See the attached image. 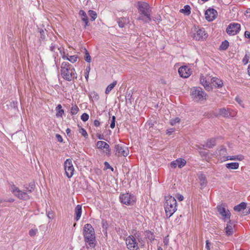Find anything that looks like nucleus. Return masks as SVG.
I'll return each instance as SVG.
<instances>
[{"instance_id": "obj_1", "label": "nucleus", "mask_w": 250, "mask_h": 250, "mask_svg": "<svg viewBox=\"0 0 250 250\" xmlns=\"http://www.w3.org/2000/svg\"><path fill=\"white\" fill-rule=\"evenodd\" d=\"M24 187L25 189L21 190L13 184L11 187V189L12 193L17 198L21 200H27L30 199V196L28 195L27 192H32L34 189L35 185L34 182H31L29 184L28 187L24 185Z\"/></svg>"}, {"instance_id": "obj_2", "label": "nucleus", "mask_w": 250, "mask_h": 250, "mask_svg": "<svg viewBox=\"0 0 250 250\" xmlns=\"http://www.w3.org/2000/svg\"><path fill=\"white\" fill-rule=\"evenodd\" d=\"M83 235L84 242L89 247L94 248L97 242L94 229L90 224H85L83 228Z\"/></svg>"}, {"instance_id": "obj_3", "label": "nucleus", "mask_w": 250, "mask_h": 250, "mask_svg": "<svg viewBox=\"0 0 250 250\" xmlns=\"http://www.w3.org/2000/svg\"><path fill=\"white\" fill-rule=\"evenodd\" d=\"M136 7L140 14L137 20L145 23L149 22L151 20L149 5L146 2L139 1L137 3Z\"/></svg>"}, {"instance_id": "obj_4", "label": "nucleus", "mask_w": 250, "mask_h": 250, "mask_svg": "<svg viewBox=\"0 0 250 250\" xmlns=\"http://www.w3.org/2000/svg\"><path fill=\"white\" fill-rule=\"evenodd\" d=\"M61 72L63 79L67 81H71L77 78L74 68L68 62L62 63Z\"/></svg>"}, {"instance_id": "obj_5", "label": "nucleus", "mask_w": 250, "mask_h": 250, "mask_svg": "<svg viewBox=\"0 0 250 250\" xmlns=\"http://www.w3.org/2000/svg\"><path fill=\"white\" fill-rule=\"evenodd\" d=\"M165 200L164 208L166 215L167 218H169L177 210V201L172 196H165Z\"/></svg>"}, {"instance_id": "obj_6", "label": "nucleus", "mask_w": 250, "mask_h": 250, "mask_svg": "<svg viewBox=\"0 0 250 250\" xmlns=\"http://www.w3.org/2000/svg\"><path fill=\"white\" fill-rule=\"evenodd\" d=\"M191 95L195 101L206 100L207 94L200 87H194L191 89Z\"/></svg>"}, {"instance_id": "obj_7", "label": "nucleus", "mask_w": 250, "mask_h": 250, "mask_svg": "<svg viewBox=\"0 0 250 250\" xmlns=\"http://www.w3.org/2000/svg\"><path fill=\"white\" fill-rule=\"evenodd\" d=\"M119 198L121 202L126 206H132L136 201L135 196L129 193H121Z\"/></svg>"}, {"instance_id": "obj_8", "label": "nucleus", "mask_w": 250, "mask_h": 250, "mask_svg": "<svg viewBox=\"0 0 250 250\" xmlns=\"http://www.w3.org/2000/svg\"><path fill=\"white\" fill-rule=\"evenodd\" d=\"M114 152L117 157L126 156L129 153L128 148L121 144L116 145L114 147Z\"/></svg>"}, {"instance_id": "obj_9", "label": "nucleus", "mask_w": 250, "mask_h": 250, "mask_svg": "<svg viewBox=\"0 0 250 250\" xmlns=\"http://www.w3.org/2000/svg\"><path fill=\"white\" fill-rule=\"evenodd\" d=\"M64 170L66 176L70 178L74 174V168L72 161L70 159H67L64 164Z\"/></svg>"}, {"instance_id": "obj_10", "label": "nucleus", "mask_w": 250, "mask_h": 250, "mask_svg": "<svg viewBox=\"0 0 250 250\" xmlns=\"http://www.w3.org/2000/svg\"><path fill=\"white\" fill-rule=\"evenodd\" d=\"M127 248L130 250H138L139 249L138 244L135 238L132 235L128 236L125 241Z\"/></svg>"}, {"instance_id": "obj_11", "label": "nucleus", "mask_w": 250, "mask_h": 250, "mask_svg": "<svg viewBox=\"0 0 250 250\" xmlns=\"http://www.w3.org/2000/svg\"><path fill=\"white\" fill-rule=\"evenodd\" d=\"M240 24L237 23H231L229 24L226 29L227 33L230 36L237 34L240 31Z\"/></svg>"}, {"instance_id": "obj_12", "label": "nucleus", "mask_w": 250, "mask_h": 250, "mask_svg": "<svg viewBox=\"0 0 250 250\" xmlns=\"http://www.w3.org/2000/svg\"><path fill=\"white\" fill-rule=\"evenodd\" d=\"M96 146L98 149L103 150L106 155L109 156L111 155V149L108 144L103 141H99L97 142Z\"/></svg>"}, {"instance_id": "obj_13", "label": "nucleus", "mask_w": 250, "mask_h": 250, "mask_svg": "<svg viewBox=\"0 0 250 250\" xmlns=\"http://www.w3.org/2000/svg\"><path fill=\"white\" fill-rule=\"evenodd\" d=\"M208 35L206 33L205 29L202 28H199L196 30V32L194 35V39L196 41H200L201 40L206 39L208 37Z\"/></svg>"}, {"instance_id": "obj_14", "label": "nucleus", "mask_w": 250, "mask_h": 250, "mask_svg": "<svg viewBox=\"0 0 250 250\" xmlns=\"http://www.w3.org/2000/svg\"><path fill=\"white\" fill-rule=\"evenodd\" d=\"M216 208L218 212L223 217L224 219H230V212L228 209H226L222 205L217 206Z\"/></svg>"}, {"instance_id": "obj_15", "label": "nucleus", "mask_w": 250, "mask_h": 250, "mask_svg": "<svg viewBox=\"0 0 250 250\" xmlns=\"http://www.w3.org/2000/svg\"><path fill=\"white\" fill-rule=\"evenodd\" d=\"M178 73L181 77L187 78L191 75L192 71L188 66H182L179 68Z\"/></svg>"}, {"instance_id": "obj_16", "label": "nucleus", "mask_w": 250, "mask_h": 250, "mask_svg": "<svg viewBox=\"0 0 250 250\" xmlns=\"http://www.w3.org/2000/svg\"><path fill=\"white\" fill-rule=\"evenodd\" d=\"M205 18L208 21H213L217 15V12L213 8L208 9L205 12Z\"/></svg>"}, {"instance_id": "obj_17", "label": "nucleus", "mask_w": 250, "mask_h": 250, "mask_svg": "<svg viewBox=\"0 0 250 250\" xmlns=\"http://www.w3.org/2000/svg\"><path fill=\"white\" fill-rule=\"evenodd\" d=\"M232 110L229 108H222L218 110L217 116H222L224 118H229L233 116L232 114Z\"/></svg>"}, {"instance_id": "obj_18", "label": "nucleus", "mask_w": 250, "mask_h": 250, "mask_svg": "<svg viewBox=\"0 0 250 250\" xmlns=\"http://www.w3.org/2000/svg\"><path fill=\"white\" fill-rule=\"evenodd\" d=\"M217 156L222 161H223V159L226 158L227 154V150L226 148L223 146L220 147L218 148L217 151H216Z\"/></svg>"}, {"instance_id": "obj_19", "label": "nucleus", "mask_w": 250, "mask_h": 250, "mask_svg": "<svg viewBox=\"0 0 250 250\" xmlns=\"http://www.w3.org/2000/svg\"><path fill=\"white\" fill-rule=\"evenodd\" d=\"M234 226V225H233L230 220L228 222L227 226L225 229L226 233L228 236L231 235L233 233V227Z\"/></svg>"}, {"instance_id": "obj_20", "label": "nucleus", "mask_w": 250, "mask_h": 250, "mask_svg": "<svg viewBox=\"0 0 250 250\" xmlns=\"http://www.w3.org/2000/svg\"><path fill=\"white\" fill-rule=\"evenodd\" d=\"M247 209V203L245 202H242L239 205L235 206L233 208V209L235 211L240 212V211H245Z\"/></svg>"}, {"instance_id": "obj_21", "label": "nucleus", "mask_w": 250, "mask_h": 250, "mask_svg": "<svg viewBox=\"0 0 250 250\" xmlns=\"http://www.w3.org/2000/svg\"><path fill=\"white\" fill-rule=\"evenodd\" d=\"M198 178L199 180L200 186H201L202 188L206 187L207 184V180L205 175L202 173H201L198 175Z\"/></svg>"}, {"instance_id": "obj_22", "label": "nucleus", "mask_w": 250, "mask_h": 250, "mask_svg": "<svg viewBox=\"0 0 250 250\" xmlns=\"http://www.w3.org/2000/svg\"><path fill=\"white\" fill-rule=\"evenodd\" d=\"M79 15L81 16L82 20L84 22V27L88 26V19L86 13L83 10L79 11Z\"/></svg>"}, {"instance_id": "obj_23", "label": "nucleus", "mask_w": 250, "mask_h": 250, "mask_svg": "<svg viewBox=\"0 0 250 250\" xmlns=\"http://www.w3.org/2000/svg\"><path fill=\"white\" fill-rule=\"evenodd\" d=\"M211 82L214 86L218 88L221 87L223 85L222 81L216 77H213L211 79Z\"/></svg>"}, {"instance_id": "obj_24", "label": "nucleus", "mask_w": 250, "mask_h": 250, "mask_svg": "<svg viewBox=\"0 0 250 250\" xmlns=\"http://www.w3.org/2000/svg\"><path fill=\"white\" fill-rule=\"evenodd\" d=\"M82 209L81 205H78L75 208V212L76 217L75 219L76 221H78L82 215Z\"/></svg>"}, {"instance_id": "obj_25", "label": "nucleus", "mask_w": 250, "mask_h": 250, "mask_svg": "<svg viewBox=\"0 0 250 250\" xmlns=\"http://www.w3.org/2000/svg\"><path fill=\"white\" fill-rule=\"evenodd\" d=\"M216 145V139L215 138H211L208 139L205 145H203V147L206 146L208 148H213Z\"/></svg>"}, {"instance_id": "obj_26", "label": "nucleus", "mask_w": 250, "mask_h": 250, "mask_svg": "<svg viewBox=\"0 0 250 250\" xmlns=\"http://www.w3.org/2000/svg\"><path fill=\"white\" fill-rule=\"evenodd\" d=\"M201 83L204 86L206 90L210 91L212 89L211 85L209 82H207L204 78L200 79Z\"/></svg>"}, {"instance_id": "obj_27", "label": "nucleus", "mask_w": 250, "mask_h": 250, "mask_svg": "<svg viewBox=\"0 0 250 250\" xmlns=\"http://www.w3.org/2000/svg\"><path fill=\"white\" fill-rule=\"evenodd\" d=\"M239 164L237 162H232L226 164V167L228 169H236L239 167Z\"/></svg>"}, {"instance_id": "obj_28", "label": "nucleus", "mask_w": 250, "mask_h": 250, "mask_svg": "<svg viewBox=\"0 0 250 250\" xmlns=\"http://www.w3.org/2000/svg\"><path fill=\"white\" fill-rule=\"evenodd\" d=\"M117 81H114L113 83L108 85L105 89V94H108L111 91V90L115 86V85L117 84Z\"/></svg>"}, {"instance_id": "obj_29", "label": "nucleus", "mask_w": 250, "mask_h": 250, "mask_svg": "<svg viewBox=\"0 0 250 250\" xmlns=\"http://www.w3.org/2000/svg\"><path fill=\"white\" fill-rule=\"evenodd\" d=\"M56 49L59 50L61 54H62L61 48L59 47L56 43H52L50 46V50L52 52L57 53V52H56Z\"/></svg>"}, {"instance_id": "obj_30", "label": "nucleus", "mask_w": 250, "mask_h": 250, "mask_svg": "<svg viewBox=\"0 0 250 250\" xmlns=\"http://www.w3.org/2000/svg\"><path fill=\"white\" fill-rule=\"evenodd\" d=\"M145 236L149 239L151 241H153L155 239V235L150 230H146L145 232Z\"/></svg>"}, {"instance_id": "obj_31", "label": "nucleus", "mask_w": 250, "mask_h": 250, "mask_svg": "<svg viewBox=\"0 0 250 250\" xmlns=\"http://www.w3.org/2000/svg\"><path fill=\"white\" fill-rule=\"evenodd\" d=\"M190 9V7L188 5H186L184 6V9L180 10V12L185 13L187 15H189L191 13Z\"/></svg>"}, {"instance_id": "obj_32", "label": "nucleus", "mask_w": 250, "mask_h": 250, "mask_svg": "<svg viewBox=\"0 0 250 250\" xmlns=\"http://www.w3.org/2000/svg\"><path fill=\"white\" fill-rule=\"evenodd\" d=\"M88 14L90 17V20L91 21H94L97 17L96 12L93 10H89L88 11Z\"/></svg>"}, {"instance_id": "obj_33", "label": "nucleus", "mask_w": 250, "mask_h": 250, "mask_svg": "<svg viewBox=\"0 0 250 250\" xmlns=\"http://www.w3.org/2000/svg\"><path fill=\"white\" fill-rule=\"evenodd\" d=\"M39 32L40 33V41L41 42V41H43L45 38V34L47 32V31L46 29H39Z\"/></svg>"}, {"instance_id": "obj_34", "label": "nucleus", "mask_w": 250, "mask_h": 250, "mask_svg": "<svg viewBox=\"0 0 250 250\" xmlns=\"http://www.w3.org/2000/svg\"><path fill=\"white\" fill-rule=\"evenodd\" d=\"M125 18H120L118 19L117 22L120 27L123 28L125 24Z\"/></svg>"}, {"instance_id": "obj_35", "label": "nucleus", "mask_w": 250, "mask_h": 250, "mask_svg": "<svg viewBox=\"0 0 250 250\" xmlns=\"http://www.w3.org/2000/svg\"><path fill=\"white\" fill-rule=\"evenodd\" d=\"M229 43L227 40L223 42L220 46V49L223 50H226L229 47Z\"/></svg>"}, {"instance_id": "obj_36", "label": "nucleus", "mask_w": 250, "mask_h": 250, "mask_svg": "<svg viewBox=\"0 0 250 250\" xmlns=\"http://www.w3.org/2000/svg\"><path fill=\"white\" fill-rule=\"evenodd\" d=\"M176 162L177 163V166L179 168L183 167L186 164V161L183 159H177Z\"/></svg>"}, {"instance_id": "obj_37", "label": "nucleus", "mask_w": 250, "mask_h": 250, "mask_svg": "<svg viewBox=\"0 0 250 250\" xmlns=\"http://www.w3.org/2000/svg\"><path fill=\"white\" fill-rule=\"evenodd\" d=\"M84 51L85 53L84 60L87 62H90L91 61V58L89 55V53L85 48L84 49Z\"/></svg>"}, {"instance_id": "obj_38", "label": "nucleus", "mask_w": 250, "mask_h": 250, "mask_svg": "<svg viewBox=\"0 0 250 250\" xmlns=\"http://www.w3.org/2000/svg\"><path fill=\"white\" fill-rule=\"evenodd\" d=\"M79 111V108L76 105H75L71 108L70 113L72 115H75Z\"/></svg>"}, {"instance_id": "obj_39", "label": "nucleus", "mask_w": 250, "mask_h": 250, "mask_svg": "<svg viewBox=\"0 0 250 250\" xmlns=\"http://www.w3.org/2000/svg\"><path fill=\"white\" fill-rule=\"evenodd\" d=\"M38 232V230L37 229H32L29 231V235L31 237H33L37 234Z\"/></svg>"}, {"instance_id": "obj_40", "label": "nucleus", "mask_w": 250, "mask_h": 250, "mask_svg": "<svg viewBox=\"0 0 250 250\" xmlns=\"http://www.w3.org/2000/svg\"><path fill=\"white\" fill-rule=\"evenodd\" d=\"M78 58L77 55L70 56L68 61L71 63H74L77 61Z\"/></svg>"}, {"instance_id": "obj_41", "label": "nucleus", "mask_w": 250, "mask_h": 250, "mask_svg": "<svg viewBox=\"0 0 250 250\" xmlns=\"http://www.w3.org/2000/svg\"><path fill=\"white\" fill-rule=\"evenodd\" d=\"M79 133H81L85 138H87L88 136L87 132L84 128L82 127L80 128Z\"/></svg>"}, {"instance_id": "obj_42", "label": "nucleus", "mask_w": 250, "mask_h": 250, "mask_svg": "<svg viewBox=\"0 0 250 250\" xmlns=\"http://www.w3.org/2000/svg\"><path fill=\"white\" fill-rule=\"evenodd\" d=\"M90 70V66H87L86 67V69L85 70V72H84L85 78L87 82L88 81V77H89V73Z\"/></svg>"}, {"instance_id": "obj_43", "label": "nucleus", "mask_w": 250, "mask_h": 250, "mask_svg": "<svg viewBox=\"0 0 250 250\" xmlns=\"http://www.w3.org/2000/svg\"><path fill=\"white\" fill-rule=\"evenodd\" d=\"M89 119V115L86 113H83L81 116V119L83 122L87 121Z\"/></svg>"}, {"instance_id": "obj_44", "label": "nucleus", "mask_w": 250, "mask_h": 250, "mask_svg": "<svg viewBox=\"0 0 250 250\" xmlns=\"http://www.w3.org/2000/svg\"><path fill=\"white\" fill-rule=\"evenodd\" d=\"M115 120H116V117L114 116H113L112 117V119H111L110 125V126L111 128H114L115 127Z\"/></svg>"}, {"instance_id": "obj_45", "label": "nucleus", "mask_w": 250, "mask_h": 250, "mask_svg": "<svg viewBox=\"0 0 250 250\" xmlns=\"http://www.w3.org/2000/svg\"><path fill=\"white\" fill-rule=\"evenodd\" d=\"M249 59H250V57L248 55H247V54H246L243 59V63L244 64H247L249 62Z\"/></svg>"}, {"instance_id": "obj_46", "label": "nucleus", "mask_w": 250, "mask_h": 250, "mask_svg": "<svg viewBox=\"0 0 250 250\" xmlns=\"http://www.w3.org/2000/svg\"><path fill=\"white\" fill-rule=\"evenodd\" d=\"M102 224L103 228L105 230H106L108 227V223L107 221L103 220H102Z\"/></svg>"}, {"instance_id": "obj_47", "label": "nucleus", "mask_w": 250, "mask_h": 250, "mask_svg": "<svg viewBox=\"0 0 250 250\" xmlns=\"http://www.w3.org/2000/svg\"><path fill=\"white\" fill-rule=\"evenodd\" d=\"M180 121V119L179 118H176L174 119L171 120L170 121V124L171 125H173L177 123H179Z\"/></svg>"}, {"instance_id": "obj_48", "label": "nucleus", "mask_w": 250, "mask_h": 250, "mask_svg": "<svg viewBox=\"0 0 250 250\" xmlns=\"http://www.w3.org/2000/svg\"><path fill=\"white\" fill-rule=\"evenodd\" d=\"M64 113L63 109L60 110L57 112L56 116L58 117H62Z\"/></svg>"}, {"instance_id": "obj_49", "label": "nucleus", "mask_w": 250, "mask_h": 250, "mask_svg": "<svg viewBox=\"0 0 250 250\" xmlns=\"http://www.w3.org/2000/svg\"><path fill=\"white\" fill-rule=\"evenodd\" d=\"M236 159V156H227L226 158L223 159V161H226L227 160H234Z\"/></svg>"}, {"instance_id": "obj_50", "label": "nucleus", "mask_w": 250, "mask_h": 250, "mask_svg": "<svg viewBox=\"0 0 250 250\" xmlns=\"http://www.w3.org/2000/svg\"><path fill=\"white\" fill-rule=\"evenodd\" d=\"M56 137L57 141L59 142L62 143L63 142V139L61 135H60L59 134H56Z\"/></svg>"}, {"instance_id": "obj_51", "label": "nucleus", "mask_w": 250, "mask_h": 250, "mask_svg": "<svg viewBox=\"0 0 250 250\" xmlns=\"http://www.w3.org/2000/svg\"><path fill=\"white\" fill-rule=\"evenodd\" d=\"M132 98V93H130V92L127 93L125 96V99L126 101H129L130 103H131V99Z\"/></svg>"}, {"instance_id": "obj_52", "label": "nucleus", "mask_w": 250, "mask_h": 250, "mask_svg": "<svg viewBox=\"0 0 250 250\" xmlns=\"http://www.w3.org/2000/svg\"><path fill=\"white\" fill-rule=\"evenodd\" d=\"M250 213V206L247 207V209L245 211L243 212V214L244 215H247L248 214Z\"/></svg>"}, {"instance_id": "obj_53", "label": "nucleus", "mask_w": 250, "mask_h": 250, "mask_svg": "<svg viewBox=\"0 0 250 250\" xmlns=\"http://www.w3.org/2000/svg\"><path fill=\"white\" fill-rule=\"evenodd\" d=\"M170 166L172 168H176V167L177 166V163L176 161H172V162H171Z\"/></svg>"}, {"instance_id": "obj_54", "label": "nucleus", "mask_w": 250, "mask_h": 250, "mask_svg": "<svg viewBox=\"0 0 250 250\" xmlns=\"http://www.w3.org/2000/svg\"><path fill=\"white\" fill-rule=\"evenodd\" d=\"M176 197L180 201H183V199H184V196L181 194H178L176 196Z\"/></svg>"}, {"instance_id": "obj_55", "label": "nucleus", "mask_w": 250, "mask_h": 250, "mask_svg": "<svg viewBox=\"0 0 250 250\" xmlns=\"http://www.w3.org/2000/svg\"><path fill=\"white\" fill-rule=\"evenodd\" d=\"M46 213L47 216L49 218L51 219L53 218V212L52 211H49L47 212Z\"/></svg>"}, {"instance_id": "obj_56", "label": "nucleus", "mask_w": 250, "mask_h": 250, "mask_svg": "<svg viewBox=\"0 0 250 250\" xmlns=\"http://www.w3.org/2000/svg\"><path fill=\"white\" fill-rule=\"evenodd\" d=\"M94 125L96 127H98V126H99L101 125V123L99 121L97 120H95L94 121Z\"/></svg>"}, {"instance_id": "obj_57", "label": "nucleus", "mask_w": 250, "mask_h": 250, "mask_svg": "<svg viewBox=\"0 0 250 250\" xmlns=\"http://www.w3.org/2000/svg\"><path fill=\"white\" fill-rule=\"evenodd\" d=\"M70 56L67 54L66 55L64 54V53L63 52V54L62 55V58L64 60H67L68 61L69 58Z\"/></svg>"}, {"instance_id": "obj_58", "label": "nucleus", "mask_w": 250, "mask_h": 250, "mask_svg": "<svg viewBox=\"0 0 250 250\" xmlns=\"http://www.w3.org/2000/svg\"><path fill=\"white\" fill-rule=\"evenodd\" d=\"M209 245H210V243H209V241L208 240H206V248L207 249V250H210Z\"/></svg>"}, {"instance_id": "obj_59", "label": "nucleus", "mask_w": 250, "mask_h": 250, "mask_svg": "<svg viewBox=\"0 0 250 250\" xmlns=\"http://www.w3.org/2000/svg\"><path fill=\"white\" fill-rule=\"evenodd\" d=\"M174 131V129H172V128H171V129H167V134H168V135H170L172 134V132H173Z\"/></svg>"}, {"instance_id": "obj_60", "label": "nucleus", "mask_w": 250, "mask_h": 250, "mask_svg": "<svg viewBox=\"0 0 250 250\" xmlns=\"http://www.w3.org/2000/svg\"><path fill=\"white\" fill-rule=\"evenodd\" d=\"M104 166L106 168V169H108V168H111V167L110 166V165L107 162H105L104 163Z\"/></svg>"}, {"instance_id": "obj_61", "label": "nucleus", "mask_w": 250, "mask_h": 250, "mask_svg": "<svg viewBox=\"0 0 250 250\" xmlns=\"http://www.w3.org/2000/svg\"><path fill=\"white\" fill-rule=\"evenodd\" d=\"M236 159L238 160L239 161H242L244 159V156L242 155L237 156L236 157Z\"/></svg>"}, {"instance_id": "obj_62", "label": "nucleus", "mask_w": 250, "mask_h": 250, "mask_svg": "<svg viewBox=\"0 0 250 250\" xmlns=\"http://www.w3.org/2000/svg\"><path fill=\"white\" fill-rule=\"evenodd\" d=\"M97 138L100 139V140H104V135H102V134H98L97 135Z\"/></svg>"}, {"instance_id": "obj_63", "label": "nucleus", "mask_w": 250, "mask_h": 250, "mask_svg": "<svg viewBox=\"0 0 250 250\" xmlns=\"http://www.w3.org/2000/svg\"><path fill=\"white\" fill-rule=\"evenodd\" d=\"M62 106L61 104H58L56 108V110L57 112L60 110L62 109Z\"/></svg>"}, {"instance_id": "obj_64", "label": "nucleus", "mask_w": 250, "mask_h": 250, "mask_svg": "<svg viewBox=\"0 0 250 250\" xmlns=\"http://www.w3.org/2000/svg\"><path fill=\"white\" fill-rule=\"evenodd\" d=\"M66 134L68 136H70V132H71V130L69 128H67L66 130Z\"/></svg>"}]
</instances>
